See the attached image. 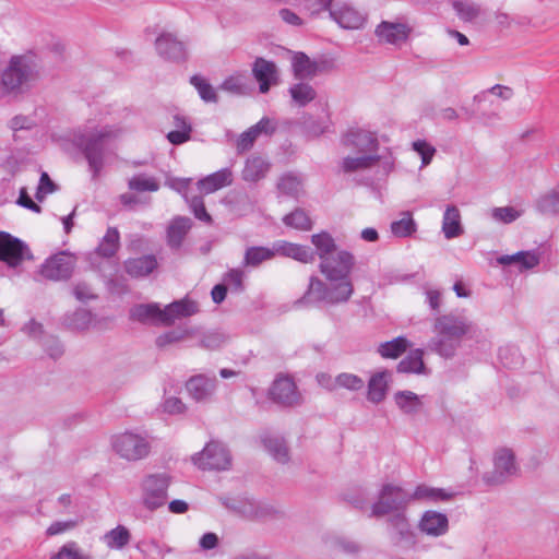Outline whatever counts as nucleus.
<instances>
[{"instance_id":"nucleus-61","label":"nucleus","mask_w":559,"mask_h":559,"mask_svg":"<svg viewBox=\"0 0 559 559\" xmlns=\"http://www.w3.org/2000/svg\"><path fill=\"white\" fill-rule=\"evenodd\" d=\"M57 189L55 182L47 173H41L39 183L35 193V198L41 202L48 193H52Z\"/></svg>"},{"instance_id":"nucleus-47","label":"nucleus","mask_w":559,"mask_h":559,"mask_svg":"<svg viewBox=\"0 0 559 559\" xmlns=\"http://www.w3.org/2000/svg\"><path fill=\"white\" fill-rule=\"evenodd\" d=\"M391 231L394 236L400 238L409 237L416 231V223L411 213H405L404 216L391 223Z\"/></svg>"},{"instance_id":"nucleus-14","label":"nucleus","mask_w":559,"mask_h":559,"mask_svg":"<svg viewBox=\"0 0 559 559\" xmlns=\"http://www.w3.org/2000/svg\"><path fill=\"white\" fill-rule=\"evenodd\" d=\"M342 143L346 147L355 148L360 154H377L379 148V141L373 132L353 128L349 129L343 136Z\"/></svg>"},{"instance_id":"nucleus-63","label":"nucleus","mask_w":559,"mask_h":559,"mask_svg":"<svg viewBox=\"0 0 559 559\" xmlns=\"http://www.w3.org/2000/svg\"><path fill=\"white\" fill-rule=\"evenodd\" d=\"M334 0H305L304 11L310 15L319 14L321 11L328 10L333 5Z\"/></svg>"},{"instance_id":"nucleus-35","label":"nucleus","mask_w":559,"mask_h":559,"mask_svg":"<svg viewBox=\"0 0 559 559\" xmlns=\"http://www.w3.org/2000/svg\"><path fill=\"white\" fill-rule=\"evenodd\" d=\"M293 103L298 107H306L317 97V91L312 85L306 82H298L288 88Z\"/></svg>"},{"instance_id":"nucleus-19","label":"nucleus","mask_w":559,"mask_h":559,"mask_svg":"<svg viewBox=\"0 0 559 559\" xmlns=\"http://www.w3.org/2000/svg\"><path fill=\"white\" fill-rule=\"evenodd\" d=\"M274 247L276 255L290 258L300 263L308 264L316 260V249L312 250L310 247L305 245L294 243L286 240H277L274 242Z\"/></svg>"},{"instance_id":"nucleus-11","label":"nucleus","mask_w":559,"mask_h":559,"mask_svg":"<svg viewBox=\"0 0 559 559\" xmlns=\"http://www.w3.org/2000/svg\"><path fill=\"white\" fill-rule=\"evenodd\" d=\"M269 397L282 407H295L301 404V395L295 381L288 376L277 377L269 389Z\"/></svg>"},{"instance_id":"nucleus-2","label":"nucleus","mask_w":559,"mask_h":559,"mask_svg":"<svg viewBox=\"0 0 559 559\" xmlns=\"http://www.w3.org/2000/svg\"><path fill=\"white\" fill-rule=\"evenodd\" d=\"M474 326L463 313L438 316L433 323L436 336L430 342L431 349L445 358L454 356L463 337L474 332Z\"/></svg>"},{"instance_id":"nucleus-42","label":"nucleus","mask_w":559,"mask_h":559,"mask_svg":"<svg viewBox=\"0 0 559 559\" xmlns=\"http://www.w3.org/2000/svg\"><path fill=\"white\" fill-rule=\"evenodd\" d=\"M414 32V26L404 19H399L395 22H381L374 32V35H409Z\"/></svg>"},{"instance_id":"nucleus-22","label":"nucleus","mask_w":559,"mask_h":559,"mask_svg":"<svg viewBox=\"0 0 559 559\" xmlns=\"http://www.w3.org/2000/svg\"><path fill=\"white\" fill-rule=\"evenodd\" d=\"M155 47L158 55L166 60L179 62L186 59V47L177 37H156Z\"/></svg>"},{"instance_id":"nucleus-29","label":"nucleus","mask_w":559,"mask_h":559,"mask_svg":"<svg viewBox=\"0 0 559 559\" xmlns=\"http://www.w3.org/2000/svg\"><path fill=\"white\" fill-rule=\"evenodd\" d=\"M270 170V164L261 156L252 155L247 158L242 169V179L248 182H257L263 179Z\"/></svg>"},{"instance_id":"nucleus-4","label":"nucleus","mask_w":559,"mask_h":559,"mask_svg":"<svg viewBox=\"0 0 559 559\" xmlns=\"http://www.w3.org/2000/svg\"><path fill=\"white\" fill-rule=\"evenodd\" d=\"M411 502L409 493L402 487L392 484H384L379 493L378 499L371 506L370 518H382L384 515L394 514L406 511Z\"/></svg>"},{"instance_id":"nucleus-62","label":"nucleus","mask_w":559,"mask_h":559,"mask_svg":"<svg viewBox=\"0 0 559 559\" xmlns=\"http://www.w3.org/2000/svg\"><path fill=\"white\" fill-rule=\"evenodd\" d=\"M258 136L259 135L255 133V130H253L251 127L248 130H246L245 132H242L239 135L237 143H236L237 152L239 154H242V153L249 151L253 146Z\"/></svg>"},{"instance_id":"nucleus-55","label":"nucleus","mask_w":559,"mask_h":559,"mask_svg":"<svg viewBox=\"0 0 559 559\" xmlns=\"http://www.w3.org/2000/svg\"><path fill=\"white\" fill-rule=\"evenodd\" d=\"M337 388H344L349 391H359L364 388L365 381L354 373L342 372L336 376Z\"/></svg>"},{"instance_id":"nucleus-52","label":"nucleus","mask_w":559,"mask_h":559,"mask_svg":"<svg viewBox=\"0 0 559 559\" xmlns=\"http://www.w3.org/2000/svg\"><path fill=\"white\" fill-rule=\"evenodd\" d=\"M128 186L131 190L144 192V191H157L159 188L158 182L154 178H148L145 176H134L132 177Z\"/></svg>"},{"instance_id":"nucleus-28","label":"nucleus","mask_w":559,"mask_h":559,"mask_svg":"<svg viewBox=\"0 0 559 559\" xmlns=\"http://www.w3.org/2000/svg\"><path fill=\"white\" fill-rule=\"evenodd\" d=\"M424 350L423 349H414L405 356L396 367L397 372L400 373H416V374H428L429 370L427 369L424 362Z\"/></svg>"},{"instance_id":"nucleus-36","label":"nucleus","mask_w":559,"mask_h":559,"mask_svg":"<svg viewBox=\"0 0 559 559\" xmlns=\"http://www.w3.org/2000/svg\"><path fill=\"white\" fill-rule=\"evenodd\" d=\"M275 255L274 243L272 245V248L253 246L247 248L242 263L245 266L257 267L261 263L272 260Z\"/></svg>"},{"instance_id":"nucleus-50","label":"nucleus","mask_w":559,"mask_h":559,"mask_svg":"<svg viewBox=\"0 0 559 559\" xmlns=\"http://www.w3.org/2000/svg\"><path fill=\"white\" fill-rule=\"evenodd\" d=\"M521 215L522 211H519L513 206L493 207L491 210L492 219L502 224H511L521 217Z\"/></svg>"},{"instance_id":"nucleus-20","label":"nucleus","mask_w":559,"mask_h":559,"mask_svg":"<svg viewBox=\"0 0 559 559\" xmlns=\"http://www.w3.org/2000/svg\"><path fill=\"white\" fill-rule=\"evenodd\" d=\"M187 391L195 402H206L211 399L216 389V378H209L204 374L191 377L186 383Z\"/></svg>"},{"instance_id":"nucleus-58","label":"nucleus","mask_w":559,"mask_h":559,"mask_svg":"<svg viewBox=\"0 0 559 559\" xmlns=\"http://www.w3.org/2000/svg\"><path fill=\"white\" fill-rule=\"evenodd\" d=\"M188 334V330H171L157 336L155 344L157 347L163 348L169 344L185 340Z\"/></svg>"},{"instance_id":"nucleus-39","label":"nucleus","mask_w":559,"mask_h":559,"mask_svg":"<svg viewBox=\"0 0 559 559\" xmlns=\"http://www.w3.org/2000/svg\"><path fill=\"white\" fill-rule=\"evenodd\" d=\"M174 126L176 130L167 133V140L174 145H180L189 141L191 138L192 128L187 121L186 117L181 115L174 116Z\"/></svg>"},{"instance_id":"nucleus-64","label":"nucleus","mask_w":559,"mask_h":559,"mask_svg":"<svg viewBox=\"0 0 559 559\" xmlns=\"http://www.w3.org/2000/svg\"><path fill=\"white\" fill-rule=\"evenodd\" d=\"M426 302L433 313H439L442 304V295L439 289L425 288Z\"/></svg>"},{"instance_id":"nucleus-16","label":"nucleus","mask_w":559,"mask_h":559,"mask_svg":"<svg viewBox=\"0 0 559 559\" xmlns=\"http://www.w3.org/2000/svg\"><path fill=\"white\" fill-rule=\"evenodd\" d=\"M418 530L427 536H443L449 532V519L435 510L425 511L418 522Z\"/></svg>"},{"instance_id":"nucleus-8","label":"nucleus","mask_w":559,"mask_h":559,"mask_svg":"<svg viewBox=\"0 0 559 559\" xmlns=\"http://www.w3.org/2000/svg\"><path fill=\"white\" fill-rule=\"evenodd\" d=\"M170 485V477L165 474H150L142 481V502L143 506L154 511L166 503L167 490Z\"/></svg>"},{"instance_id":"nucleus-53","label":"nucleus","mask_w":559,"mask_h":559,"mask_svg":"<svg viewBox=\"0 0 559 559\" xmlns=\"http://www.w3.org/2000/svg\"><path fill=\"white\" fill-rule=\"evenodd\" d=\"M50 559H91V556L83 554L75 542H69Z\"/></svg>"},{"instance_id":"nucleus-26","label":"nucleus","mask_w":559,"mask_h":559,"mask_svg":"<svg viewBox=\"0 0 559 559\" xmlns=\"http://www.w3.org/2000/svg\"><path fill=\"white\" fill-rule=\"evenodd\" d=\"M454 497V492L443 488L430 487L425 484L418 485L414 492L409 495L411 501L440 502L449 501Z\"/></svg>"},{"instance_id":"nucleus-24","label":"nucleus","mask_w":559,"mask_h":559,"mask_svg":"<svg viewBox=\"0 0 559 559\" xmlns=\"http://www.w3.org/2000/svg\"><path fill=\"white\" fill-rule=\"evenodd\" d=\"M391 372L382 370L373 373L368 381L367 399L373 404L381 403L388 393Z\"/></svg>"},{"instance_id":"nucleus-6","label":"nucleus","mask_w":559,"mask_h":559,"mask_svg":"<svg viewBox=\"0 0 559 559\" xmlns=\"http://www.w3.org/2000/svg\"><path fill=\"white\" fill-rule=\"evenodd\" d=\"M108 136V132L99 131L90 135H81L76 139V146L87 160L93 178H97L104 167L106 139Z\"/></svg>"},{"instance_id":"nucleus-21","label":"nucleus","mask_w":559,"mask_h":559,"mask_svg":"<svg viewBox=\"0 0 559 559\" xmlns=\"http://www.w3.org/2000/svg\"><path fill=\"white\" fill-rule=\"evenodd\" d=\"M158 266L154 254L129 258L123 262L124 272L132 278H143L153 273Z\"/></svg>"},{"instance_id":"nucleus-30","label":"nucleus","mask_w":559,"mask_h":559,"mask_svg":"<svg viewBox=\"0 0 559 559\" xmlns=\"http://www.w3.org/2000/svg\"><path fill=\"white\" fill-rule=\"evenodd\" d=\"M442 231L447 239H453L463 235L461 214L455 205H448L442 219Z\"/></svg>"},{"instance_id":"nucleus-18","label":"nucleus","mask_w":559,"mask_h":559,"mask_svg":"<svg viewBox=\"0 0 559 559\" xmlns=\"http://www.w3.org/2000/svg\"><path fill=\"white\" fill-rule=\"evenodd\" d=\"M386 522L393 531L394 544L404 543L408 546L416 544V534L406 516V511L392 514Z\"/></svg>"},{"instance_id":"nucleus-31","label":"nucleus","mask_w":559,"mask_h":559,"mask_svg":"<svg viewBox=\"0 0 559 559\" xmlns=\"http://www.w3.org/2000/svg\"><path fill=\"white\" fill-rule=\"evenodd\" d=\"M292 70L296 80L312 79L316 76L314 60H311L302 51L295 52L292 58Z\"/></svg>"},{"instance_id":"nucleus-40","label":"nucleus","mask_w":559,"mask_h":559,"mask_svg":"<svg viewBox=\"0 0 559 559\" xmlns=\"http://www.w3.org/2000/svg\"><path fill=\"white\" fill-rule=\"evenodd\" d=\"M379 160L380 156L378 154H362L357 157L347 156L342 162V169L344 173L368 169L373 167Z\"/></svg>"},{"instance_id":"nucleus-12","label":"nucleus","mask_w":559,"mask_h":559,"mask_svg":"<svg viewBox=\"0 0 559 559\" xmlns=\"http://www.w3.org/2000/svg\"><path fill=\"white\" fill-rule=\"evenodd\" d=\"M330 17L345 31L360 29L367 21L365 13L345 1L333 2L330 8Z\"/></svg>"},{"instance_id":"nucleus-46","label":"nucleus","mask_w":559,"mask_h":559,"mask_svg":"<svg viewBox=\"0 0 559 559\" xmlns=\"http://www.w3.org/2000/svg\"><path fill=\"white\" fill-rule=\"evenodd\" d=\"M190 83L195 87L199 93V96L205 103H217L218 96L215 88L201 75H192L190 78Z\"/></svg>"},{"instance_id":"nucleus-1","label":"nucleus","mask_w":559,"mask_h":559,"mask_svg":"<svg viewBox=\"0 0 559 559\" xmlns=\"http://www.w3.org/2000/svg\"><path fill=\"white\" fill-rule=\"evenodd\" d=\"M310 241L320 261L318 269L325 281L316 275L310 276L308 288L298 302L309 300L331 306L346 304L355 292L350 278L356 265L354 253L340 249L328 230L312 234Z\"/></svg>"},{"instance_id":"nucleus-48","label":"nucleus","mask_w":559,"mask_h":559,"mask_svg":"<svg viewBox=\"0 0 559 559\" xmlns=\"http://www.w3.org/2000/svg\"><path fill=\"white\" fill-rule=\"evenodd\" d=\"M67 325L73 330L82 331L88 328L92 322L91 311L80 308L66 319Z\"/></svg>"},{"instance_id":"nucleus-41","label":"nucleus","mask_w":559,"mask_h":559,"mask_svg":"<svg viewBox=\"0 0 559 559\" xmlns=\"http://www.w3.org/2000/svg\"><path fill=\"white\" fill-rule=\"evenodd\" d=\"M451 4L456 15L465 22H473L481 14L480 5L473 0H452Z\"/></svg>"},{"instance_id":"nucleus-38","label":"nucleus","mask_w":559,"mask_h":559,"mask_svg":"<svg viewBox=\"0 0 559 559\" xmlns=\"http://www.w3.org/2000/svg\"><path fill=\"white\" fill-rule=\"evenodd\" d=\"M535 207L544 215L559 214V186L542 194L536 200Z\"/></svg>"},{"instance_id":"nucleus-10","label":"nucleus","mask_w":559,"mask_h":559,"mask_svg":"<svg viewBox=\"0 0 559 559\" xmlns=\"http://www.w3.org/2000/svg\"><path fill=\"white\" fill-rule=\"evenodd\" d=\"M74 266V255L61 251L45 260L40 267V274L50 281H66L71 277Z\"/></svg>"},{"instance_id":"nucleus-59","label":"nucleus","mask_w":559,"mask_h":559,"mask_svg":"<svg viewBox=\"0 0 559 559\" xmlns=\"http://www.w3.org/2000/svg\"><path fill=\"white\" fill-rule=\"evenodd\" d=\"M412 146L413 150L420 155L423 166L430 164L436 153V148L431 144L425 140H416L413 142Z\"/></svg>"},{"instance_id":"nucleus-32","label":"nucleus","mask_w":559,"mask_h":559,"mask_svg":"<svg viewBox=\"0 0 559 559\" xmlns=\"http://www.w3.org/2000/svg\"><path fill=\"white\" fill-rule=\"evenodd\" d=\"M130 317L139 322H160L165 324L163 309L157 304L138 305L130 311Z\"/></svg>"},{"instance_id":"nucleus-37","label":"nucleus","mask_w":559,"mask_h":559,"mask_svg":"<svg viewBox=\"0 0 559 559\" xmlns=\"http://www.w3.org/2000/svg\"><path fill=\"white\" fill-rule=\"evenodd\" d=\"M397 407L406 415H416L420 412L423 403L419 396L412 391H397L394 394Z\"/></svg>"},{"instance_id":"nucleus-27","label":"nucleus","mask_w":559,"mask_h":559,"mask_svg":"<svg viewBox=\"0 0 559 559\" xmlns=\"http://www.w3.org/2000/svg\"><path fill=\"white\" fill-rule=\"evenodd\" d=\"M233 174L230 169L223 168L198 181L201 192L209 194L231 183Z\"/></svg>"},{"instance_id":"nucleus-49","label":"nucleus","mask_w":559,"mask_h":559,"mask_svg":"<svg viewBox=\"0 0 559 559\" xmlns=\"http://www.w3.org/2000/svg\"><path fill=\"white\" fill-rule=\"evenodd\" d=\"M277 189L284 195L296 198L300 191V180L290 174L284 175L277 183Z\"/></svg>"},{"instance_id":"nucleus-3","label":"nucleus","mask_w":559,"mask_h":559,"mask_svg":"<svg viewBox=\"0 0 559 559\" xmlns=\"http://www.w3.org/2000/svg\"><path fill=\"white\" fill-rule=\"evenodd\" d=\"M36 75V64L31 55H14L0 75V90L4 95L24 93Z\"/></svg>"},{"instance_id":"nucleus-7","label":"nucleus","mask_w":559,"mask_h":559,"mask_svg":"<svg viewBox=\"0 0 559 559\" xmlns=\"http://www.w3.org/2000/svg\"><path fill=\"white\" fill-rule=\"evenodd\" d=\"M193 464L202 471H226L231 465L228 449L218 441H210L201 452L191 457Z\"/></svg>"},{"instance_id":"nucleus-57","label":"nucleus","mask_w":559,"mask_h":559,"mask_svg":"<svg viewBox=\"0 0 559 559\" xmlns=\"http://www.w3.org/2000/svg\"><path fill=\"white\" fill-rule=\"evenodd\" d=\"M226 335L219 331L205 333L200 340L199 345L205 349H217L226 342Z\"/></svg>"},{"instance_id":"nucleus-44","label":"nucleus","mask_w":559,"mask_h":559,"mask_svg":"<svg viewBox=\"0 0 559 559\" xmlns=\"http://www.w3.org/2000/svg\"><path fill=\"white\" fill-rule=\"evenodd\" d=\"M408 346L409 342L406 337L397 336L392 341L380 344L378 353L384 358L395 359L405 353Z\"/></svg>"},{"instance_id":"nucleus-17","label":"nucleus","mask_w":559,"mask_h":559,"mask_svg":"<svg viewBox=\"0 0 559 559\" xmlns=\"http://www.w3.org/2000/svg\"><path fill=\"white\" fill-rule=\"evenodd\" d=\"M192 226L193 222L188 216L173 217L166 229L167 246L174 251L179 250Z\"/></svg>"},{"instance_id":"nucleus-25","label":"nucleus","mask_w":559,"mask_h":559,"mask_svg":"<svg viewBox=\"0 0 559 559\" xmlns=\"http://www.w3.org/2000/svg\"><path fill=\"white\" fill-rule=\"evenodd\" d=\"M198 304L188 298L177 300L168 305L163 309L165 316V324L169 325L174 323L176 319L191 317L198 312Z\"/></svg>"},{"instance_id":"nucleus-54","label":"nucleus","mask_w":559,"mask_h":559,"mask_svg":"<svg viewBox=\"0 0 559 559\" xmlns=\"http://www.w3.org/2000/svg\"><path fill=\"white\" fill-rule=\"evenodd\" d=\"M218 88L234 95H245L247 93V86L241 75L226 78Z\"/></svg>"},{"instance_id":"nucleus-15","label":"nucleus","mask_w":559,"mask_h":559,"mask_svg":"<svg viewBox=\"0 0 559 559\" xmlns=\"http://www.w3.org/2000/svg\"><path fill=\"white\" fill-rule=\"evenodd\" d=\"M252 75L259 83V92L266 94L270 88L280 83L278 69L275 62L257 58L252 66Z\"/></svg>"},{"instance_id":"nucleus-33","label":"nucleus","mask_w":559,"mask_h":559,"mask_svg":"<svg viewBox=\"0 0 559 559\" xmlns=\"http://www.w3.org/2000/svg\"><path fill=\"white\" fill-rule=\"evenodd\" d=\"M261 440L266 451L275 461L283 464L289 461V452L284 438L264 435Z\"/></svg>"},{"instance_id":"nucleus-34","label":"nucleus","mask_w":559,"mask_h":559,"mask_svg":"<svg viewBox=\"0 0 559 559\" xmlns=\"http://www.w3.org/2000/svg\"><path fill=\"white\" fill-rule=\"evenodd\" d=\"M120 247V234L116 227H108L95 252L102 258H112Z\"/></svg>"},{"instance_id":"nucleus-43","label":"nucleus","mask_w":559,"mask_h":559,"mask_svg":"<svg viewBox=\"0 0 559 559\" xmlns=\"http://www.w3.org/2000/svg\"><path fill=\"white\" fill-rule=\"evenodd\" d=\"M283 223L287 227L298 230H311L313 222L304 209L297 207L283 217Z\"/></svg>"},{"instance_id":"nucleus-56","label":"nucleus","mask_w":559,"mask_h":559,"mask_svg":"<svg viewBox=\"0 0 559 559\" xmlns=\"http://www.w3.org/2000/svg\"><path fill=\"white\" fill-rule=\"evenodd\" d=\"M245 273L240 269H230L223 276V284H226L233 292L240 293L243 290Z\"/></svg>"},{"instance_id":"nucleus-9","label":"nucleus","mask_w":559,"mask_h":559,"mask_svg":"<svg viewBox=\"0 0 559 559\" xmlns=\"http://www.w3.org/2000/svg\"><path fill=\"white\" fill-rule=\"evenodd\" d=\"M28 246L7 231H0V261L10 267H16L25 260H32Z\"/></svg>"},{"instance_id":"nucleus-51","label":"nucleus","mask_w":559,"mask_h":559,"mask_svg":"<svg viewBox=\"0 0 559 559\" xmlns=\"http://www.w3.org/2000/svg\"><path fill=\"white\" fill-rule=\"evenodd\" d=\"M185 198L186 201L189 203V207L193 215L195 216V218L205 224H212V216L207 213L202 197L194 195L191 199H188V197L185 195Z\"/></svg>"},{"instance_id":"nucleus-5","label":"nucleus","mask_w":559,"mask_h":559,"mask_svg":"<svg viewBox=\"0 0 559 559\" xmlns=\"http://www.w3.org/2000/svg\"><path fill=\"white\" fill-rule=\"evenodd\" d=\"M111 447L116 454L129 462L145 459L151 451L147 439L132 431H124L111 438Z\"/></svg>"},{"instance_id":"nucleus-60","label":"nucleus","mask_w":559,"mask_h":559,"mask_svg":"<svg viewBox=\"0 0 559 559\" xmlns=\"http://www.w3.org/2000/svg\"><path fill=\"white\" fill-rule=\"evenodd\" d=\"M498 355L501 362L508 368H515L518 365L522 364V357L519 355L516 348L501 347Z\"/></svg>"},{"instance_id":"nucleus-13","label":"nucleus","mask_w":559,"mask_h":559,"mask_svg":"<svg viewBox=\"0 0 559 559\" xmlns=\"http://www.w3.org/2000/svg\"><path fill=\"white\" fill-rule=\"evenodd\" d=\"M493 466L492 474L484 476L485 481L490 485L502 484L518 472L514 454L509 449H500L496 452Z\"/></svg>"},{"instance_id":"nucleus-45","label":"nucleus","mask_w":559,"mask_h":559,"mask_svg":"<svg viewBox=\"0 0 559 559\" xmlns=\"http://www.w3.org/2000/svg\"><path fill=\"white\" fill-rule=\"evenodd\" d=\"M131 538L130 532L126 526L118 525L108 533L104 539L109 548L121 549L129 544Z\"/></svg>"},{"instance_id":"nucleus-23","label":"nucleus","mask_w":559,"mask_h":559,"mask_svg":"<svg viewBox=\"0 0 559 559\" xmlns=\"http://www.w3.org/2000/svg\"><path fill=\"white\" fill-rule=\"evenodd\" d=\"M299 124L302 132L309 138H318L324 133H329L332 128V121L328 112L320 117L304 114Z\"/></svg>"}]
</instances>
